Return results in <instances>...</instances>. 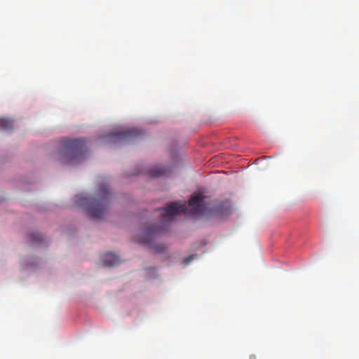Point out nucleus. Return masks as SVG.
I'll list each match as a JSON object with an SVG mask.
<instances>
[{
	"label": "nucleus",
	"mask_w": 359,
	"mask_h": 359,
	"mask_svg": "<svg viewBox=\"0 0 359 359\" xmlns=\"http://www.w3.org/2000/svg\"><path fill=\"white\" fill-rule=\"evenodd\" d=\"M165 172L166 170L164 167H154L148 171V174L152 177H158L164 175Z\"/></svg>",
	"instance_id": "nucleus-7"
},
{
	"label": "nucleus",
	"mask_w": 359,
	"mask_h": 359,
	"mask_svg": "<svg viewBox=\"0 0 359 359\" xmlns=\"http://www.w3.org/2000/svg\"><path fill=\"white\" fill-rule=\"evenodd\" d=\"M43 240V236L39 232L32 233L31 235V242L33 244L41 243Z\"/></svg>",
	"instance_id": "nucleus-9"
},
{
	"label": "nucleus",
	"mask_w": 359,
	"mask_h": 359,
	"mask_svg": "<svg viewBox=\"0 0 359 359\" xmlns=\"http://www.w3.org/2000/svg\"><path fill=\"white\" fill-rule=\"evenodd\" d=\"M205 196L201 195L191 196L189 201V205L191 206L189 210L185 204H180L178 202L170 203L165 208L156 209V211L162 212L160 219L161 223L163 224H170L180 212L188 214L193 217L205 215L210 209L208 204L205 202Z\"/></svg>",
	"instance_id": "nucleus-1"
},
{
	"label": "nucleus",
	"mask_w": 359,
	"mask_h": 359,
	"mask_svg": "<svg viewBox=\"0 0 359 359\" xmlns=\"http://www.w3.org/2000/svg\"><path fill=\"white\" fill-rule=\"evenodd\" d=\"M143 131L137 128L108 134L104 137L106 142L109 143L127 142L136 140L143 135Z\"/></svg>",
	"instance_id": "nucleus-4"
},
{
	"label": "nucleus",
	"mask_w": 359,
	"mask_h": 359,
	"mask_svg": "<svg viewBox=\"0 0 359 359\" xmlns=\"http://www.w3.org/2000/svg\"><path fill=\"white\" fill-rule=\"evenodd\" d=\"M162 229L158 227L155 226H149L147 229L146 234L144 237L140 238V242L148 246L151 245L152 241L156 238V235L161 231Z\"/></svg>",
	"instance_id": "nucleus-5"
},
{
	"label": "nucleus",
	"mask_w": 359,
	"mask_h": 359,
	"mask_svg": "<svg viewBox=\"0 0 359 359\" xmlns=\"http://www.w3.org/2000/svg\"><path fill=\"white\" fill-rule=\"evenodd\" d=\"M194 255L189 256V257H187L186 259L187 264H189L192 259H194Z\"/></svg>",
	"instance_id": "nucleus-11"
},
{
	"label": "nucleus",
	"mask_w": 359,
	"mask_h": 359,
	"mask_svg": "<svg viewBox=\"0 0 359 359\" xmlns=\"http://www.w3.org/2000/svg\"><path fill=\"white\" fill-rule=\"evenodd\" d=\"M154 250L156 252H163L165 250L166 247L164 244H157L154 246Z\"/></svg>",
	"instance_id": "nucleus-10"
},
{
	"label": "nucleus",
	"mask_w": 359,
	"mask_h": 359,
	"mask_svg": "<svg viewBox=\"0 0 359 359\" xmlns=\"http://www.w3.org/2000/svg\"><path fill=\"white\" fill-rule=\"evenodd\" d=\"M86 152V142L82 139L64 140V147L60 155V160L64 164L74 165L80 163Z\"/></svg>",
	"instance_id": "nucleus-3"
},
{
	"label": "nucleus",
	"mask_w": 359,
	"mask_h": 359,
	"mask_svg": "<svg viewBox=\"0 0 359 359\" xmlns=\"http://www.w3.org/2000/svg\"><path fill=\"white\" fill-rule=\"evenodd\" d=\"M13 122L8 118H0V129L4 130H9L13 128Z\"/></svg>",
	"instance_id": "nucleus-8"
},
{
	"label": "nucleus",
	"mask_w": 359,
	"mask_h": 359,
	"mask_svg": "<svg viewBox=\"0 0 359 359\" xmlns=\"http://www.w3.org/2000/svg\"><path fill=\"white\" fill-rule=\"evenodd\" d=\"M102 259L103 265L105 266H112L120 262L119 257L111 252H107L103 255Z\"/></svg>",
	"instance_id": "nucleus-6"
},
{
	"label": "nucleus",
	"mask_w": 359,
	"mask_h": 359,
	"mask_svg": "<svg viewBox=\"0 0 359 359\" xmlns=\"http://www.w3.org/2000/svg\"><path fill=\"white\" fill-rule=\"evenodd\" d=\"M110 192L106 184H100L95 197L87 198L76 195L74 202L78 206L84 207L88 215L93 219H101L110 201Z\"/></svg>",
	"instance_id": "nucleus-2"
}]
</instances>
